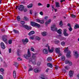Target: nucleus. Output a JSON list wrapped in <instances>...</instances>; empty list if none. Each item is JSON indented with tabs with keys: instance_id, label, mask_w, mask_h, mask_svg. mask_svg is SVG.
Returning <instances> with one entry per match:
<instances>
[{
	"instance_id": "1",
	"label": "nucleus",
	"mask_w": 79,
	"mask_h": 79,
	"mask_svg": "<svg viewBox=\"0 0 79 79\" xmlns=\"http://www.w3.org/2000/svg\"><path fill=\"white\" fill-rule=\"evenodd\" d=\"M36 59H37V54L32 53V58L29 59V63H32L33 64H36Z\"/></svg>"
},
{
	"instance_id": "2",
	"label": "nucleus",
	"mask_w": 79,
	"mask_h": 79,
	"mask_svg": "<svg viewBox=\"0 0 79 79\" xmlns=\"http://www.w3.org/2000/svg\"><path fill=\"white\" fill-rule=\"evenodd\" d=\"M51 30L52 31H56L59 34H61L62 33V30L61 29H59L57 30L58 29L56 27V26L55 25H53L51 27Z\"/></svg>"
},
{
	"instance_id": "3",
	"label": "nucleus",
	"mask_w": 79,
	"mask_h": 79,
	"mask_svg": "<svg viewBox=\"0 0 79 79\" xmlns=\"http://www.w3.org/2000/svg\"><path fill=\"white\" fill-rule=\"evenodd\" d=\"M64 53H67L66 56L67 57H70L71 56L70 55V54H71V51L69 50L68 48L67 47L65 48V49L64 50Z\"/></svg>"
},
{
	"instance_id": "4",
	"label": "nucleus",
	"mask_w": 79,
	"mask_h": 79,
	"mask_svg": "<svg viewBox=\"0 0 79 79\" xmlns=\"http://www.w3.org/2000/svg\"><path fill=\"white\" fill-rule=\"evenodd\" d=\"M31 52H30V51L29 50V49H28L27 53V54H25L24 55V56L26 59L27 60H28L29 59V57H31Z\"/></svg>"
},
{
	"instance_id": "5",
	"label": "nucleus",
	"mask_w": 79,
	"mask_h": 79,
	"mask_svg": "<svg viewBox=\"0 0 79 79\" xmlns=\"http://www.w3.org/2000/svg\"><path fill=\"white\" fill-rule=\"evenodd\" d=\"M46 47H48V51L49 53H52V52H53L55 50V48H51V49H50V46H49L48 44H47Z\"/></svg>"
},
{
	"instance_id": "6",
	"label": "nucleus",
	"mask_w": 79,
	"mask_h": 79,
	"mask_svg": "<svg viewBox=\"0 0 79 79\" xmlns=\"http://www.w3.org/2000/svg\"><path fill=\"white\" fill-rule=\"evenodd\" d=\"M73 55L74 57L75 58H78V57H79V53H78V52L76 51H73Z\"/></svg>"
},
{
	"instance_id": "7",
	"label": "nucleus",
	"mask_w": 79,
	"mask_h": 79,
	"mask_svg": "<svg viewBox=\"0 0 79 79\" xmlns=\"http://www.w3.org/2000/svg\"><path fill=\"white\" fill-rule=\"evenodd\" d=\"M40 71H41V69L39 67L36 68L34 69V72L36 73H39V72H40Z\"/></svg>"
},
{
	"instance_id": "8",
	"label": "nucleus",
	"mask_w": 79,
	"mask_h": 79,
	"mask_svg": "<svg viewBox=\"0 0 79 79\" xmlns=\"http://www.w3.org/2000/svg\"><path fill=\"white\" fill-rule=\"evenodd\" d=\"M69 75L70 77H71L74 75V72L71 70L70 71L69 73Z\"/></svg>"
},
{
	"instance_id": "9",
	"label": "nucleus",
	"mask_w": 79,
	"mask_h": 79,
	"mask_svg": "<svg viewBox=\"0 0 79 79\" xmlns=\"http://www.w3.org/2000/svg\"><path fill=\"white\" fill-rule=\"evenodd\" d=\"M7 36L6 35H3L2 36V39L5 42H6V40H7Z\"/></svg>"
},
{
	"instance_id": "10",
	"label": "nucleus",
	"mask_w": 79,
	"mask_h": 79,
	"mask_svg": "<svg viewBox=\"0 0 79 79\" xmlns=\"http://www.w3.org/2000/svg\"><path fill=\"white\" fill-rule=\"evenodd\" d=\"M23 27L27 30H29V29H31V27H28V26H27V25H23Z\"/></svg>"
},
{
	"instance_id": "11",
	"label": "nucleus",
	"mask_w": 79,
	"mask_h": 79,
	"mask_svg": "<svg viewBox=\"0 0 79 79\" xmlns=\"http://www.w3.org/2000/svg\"><path fill=\"white\" fill-rule=\"evenodd\" d=\"M65 64H69V66H71L73 64L72 62L71 61H69L68 60H65Z\"/></svg>"
},
{
	"instance_id": "12",
	"label": "nucleus",
	"mask_w": 79,
	"mask_h": 79,
	"mask_svg": "<svg viewBox=\"0 0 79 79\" xmlns=\"http://www.w3.org/2000/svg\"><path fill=\"white\" fill-rule=\"evenodd\" d=\"M24 7L23 5H20L18 9L19 11H23L24 10Z\"/></svg>"
},
{
	"instance_id": "13",
	"label": "nucleus",
	"mask_w": 79,
	"mask_h": 79,
	"mask_svg": "<svg viewBox=\"0 0 79 79\" xmlns=\"http://www.w3.org/2000/svg\"><path fill=\"white\" fill-rule=\"evenodd\" d=\"M29 41L28 39L26 38L25 40L23 39L22 40V42L24 44H26L27 42Z\"/></svg>"
},
{
	"instance_id": "14",
	"label": "nucleus",
	"mask_w": 79,
	"mask_h": 79,
	"mask_svg": "<svg viewBox=\"0 0 79 79\" xmlns=\"http://www.w3.org/2000/svg\"><path fill=\"white\" fill-rule=\"evenodd\" d=\"M43 53L44 54H47L48 53V51L46 48H45L43 50Z\"/></svg>"
},
{
	"instance_id": "15",
	"label": "nucleus",
	"mask_w": 79,
	"mask_h": 79,
	"mask_svg": "<svg viewBox=\"0 0 79 79\" xmlns=\"http://www.w3.org/2000/svg\"><path fill=\"white\" fill-rule=\"evenodd\" d=\"M41 34L43 36H45L48 34L47 32L45 31L41 32Z\"/></svg>"
},
{
	"instance_id": "16",
	"label": "nucleus",
	"mask_w": 79,
	"mask_h": 79,
	"mask_svg": "<svg viewBox=\"0 0 79 79\" xmlns=\"http://www.w3.org/2000/svg\"><path fill=\"white\" fill-rule=\"evenodd\" d=\"M51 21L52 20L51 19H49L48 20L46 21L45 23V25H48V24H49L51 23Z\"/></svg>"
},
{
	"instance_id": "17",
	"label": "nucleus",
	"mask_w": 79,
	"mask_h": 79,
	"mask_svg": "<svg viewBox=\"0 0 79 79\" xmlns=\"http://www.w3.org/2000/svg\"><path fill=\"white\" fill-rule=\"evenodd\" d=\"M60 48H56L55 49V51L56 53H59L60 52Z\"/></svg>"
},
{
	"instance_id": "18",
	"label": "nucleus",
	"mask_w": 79,
	"mask_h": 79,
	"mask_svg": "<svg viewBox=\"0 0 79 79\" xmlns=\"http://www.w3.org/2000/svg\"><path fill=\"white\" fill-rule=\"evenodd\" d=\"M1 48H3V49H5V44H4V43L3 42H2L1 43Z\"/></svg>"
},
{
	"instance_id": "19",
	"label": "nucleus",
	"mask_w": 79,
	"mask_h": 79,
	"mask_svg": "<svg viewBox=\"0 0 79 79\" xmlns=\"http://www.w3.org/2000/svg\"><path fill=\"white\" fill-rule=\"evenodd\" d=\"M22 52V51L19 50V49H18L17 50V53L18 55V56H20V55L19 54V53H21Z\"/></svg>"
},
{
	"instance_id": "20",
	"label": "nucleus",
	"mask_w": 79,
	"mask_h": 79,
	"mask_svg": "<svg viewBox=\"0 0 79 79\" xmlns=\"http://www.w3.org/2000/svg\"><path fill=\"white\" fill-rule=\"evenodd\" d=\"M28 66H29V69L28 70V71H32L33 69H34L33 68H32V66H31V65L30 64L28 65Z\"/></svg>"
},
{
	"instance_id": "21",
	"label": "nucleus",
	"mask_w": 79,
	"mask_h": 79,
	"mask_svg": "<svg viewBox=\"0 0 79 79\" xmlns=\"http://www.w3.org/2000/svg\"><path fill=\"white\" fill-rule=\"evenodd\" d=\"M35 33V32L34 31H30L28 34L29 35H32V34H34Z\"/></svg>"
},
{
	"instance_id": "22",
	"label": "nucleus",
	"mask_w": 79,
	"mask_h": 79,
	"mask_svg": "<svg viewBox=\"0 0 79 79\" xmlns=\"http://www.w3.org/2000/svg\"><path fill=\"white\" fill-rule=\"evenodd\" d=\"M13 76L14 78L15 79L16 77V71H14L13 72Z\"/></svg>"
},
{
	"instance_id": "23",
	"label": "nucleus",
	"mask_w": 79,
	"mask_h": 79,
	"mask_svg": "<svg viewBox=\"0 0 79 79\" xmlns=\"http://www.w3.org/2000/svg\"><path fill=\"white\" fill-rule=\"evenodd\" d=\"M56 6L57 8H59L60 6V4L58 2H56Z\"/></svg>"
},
{
	"instance_id": "24",
	"label": "nucleus",
	"mask_w": 79,
	"mask_h": 79,
	"mask_svg": "<svg viewBox=\"0 0 79 79\" xmlns=\"http://www.w3.org/2000/svg\"><path fill=\"white\" fill-rule=\"evenodd\" d=\"M47 65L48 66H49L50 68H52L53 65L51 63H48L47 64Z\"/></svg>"
},
{
	"instance_id": "25",
	"label": "nucleus",
	"mask_w": 79,
	"mask_h": 79,
	"mask_svg": "<svg viewBox=\"0 0 79 79\" xmlns=\"http://www.w3.org/2000/svg\"><path fill=\"white\" fill-rule=\"evenodd\" d=\"M31 25L32 26H35L36 23L33 22H31Z\"/></svg>"
},
{
	"instance_id": "26",
	"label": "nucleus",
	"mask_w": 79,
	"mask_h": 79,
	"mask_svg": "<svg viewBox=\"0 0 79 79\" xmlns=\"http://www.w3.org/2000/svg\"><path fill=\"white\" fill-rule=\"evenodd\" d=\"M52 58L51 57H49L47 59V61H52Z\"/></svg>"
},
{
	"instance_id": "27",
	"label": "nucleus",
	"mask_w": 79,
	"mask_h": 79,
	"mask_svg": "<svg viewBox=\"0 0 79 79\" xmlns=\"http://www.w3.org/2000/svg\"><path fill=\"white\" fill-rule=\"evenodd\" d=\"M40 77L41 79H45V76L44 75H41L40 76Z\"/></svg>"
},
{
	"instance_id": "28",
	"label": "nucleus",
	"mask_w": 79,
	"mask_h": 79,
	"mask_svg": "<svg viewBox=\"0 0 79 79\" xmlns=\"http://www.w3.org/2000/svg\"><path fill=\"white\" fill-rule=\"evenodd\" d=\"M23 19L25 20V21H27L29 20V19L26 16H24V18H23Z\"/></svg>"
},
{
	"instance_id": "29",
	"label": "nucleus",
	"mask_w": 79,
	"mask_h": 79,
	"mask_svg": "<svg viewBox=\"0 0 79 79\" xmlns=\"http://www.w3.org/2000/svg\"><path fill=\"white\" fill-rule=\"evenodd\" d=\"M14 65H15L16 67H18V63L17 62H14Z\"/></svg>"
},
{
	"instance_id": "30",
	"label": "nucleus",
	"mask_w": 79,
	"mask_h": 79,
	"mask_svg": "<svg viewBox=\"0 0 79 79\" xmlns=\"http://www.w3.org/2000/svg\"><path fill=\"white\" fill-rule=\"evenodd\" d=\"M61 59L62 61H64L65 60V57L64 56H62Z\"/></svg>"
},
{
	"instance_id": "31",
	"label": "nucleus",
	"mask_w": 79,
	"mask_h": 79,
	"mask_svg": "<svg viewBox=\"0 0 79 79\" xmlns=\"http://www.w3.org/2000/svg\"><path fill=\"white\" fill-rule=\"evenodd\" d=\"M35 26H36L37 27H40V24L37 23H36Z\"/></svg>"
},
{
	"instance_id": "32",
	"label": "nucleus",
	"mask_w": 79,
	"mask_h": 79,
	"mask_svg": "<svg viewBox=\"0 0 79 79\" xmlns=\"http://www.w3.org/2000/svg\"><path fill=\"white\" fill-rule=\"evenodd\" d=\"M63 34H64V36H66V37L69 35V34L66 33H63Z\"/></svg>"
},
{
	"instance_id": "33",
	"label": "nucleus",
	"mask_w": 79,
	"mask_h": 79,
	"mask_svg": "<svg viewBox=\"0 0 79 79\" xmlns=\"http://www.w3.org/2000/svg\"><path fill=\"white\" fill-rule=\"evenodd\" d=\"M74 27V29H77V28H79V26L77 24H76L75 26V27Z\"/></svg>"
},
{
	"instance_id": "34",
	"label": "nucleus",
	"mask_w": 79,
	"mask_h": 79,
	"mask_svg": "<svg viewBox=\"0 0 79 79\" xmlns=\"http://www.w3.org/2000/svg\"><path fill=\"white\" fill-rule=\"evenodd\" d=\"M60 40H66V38H64V37H62L61 38H60Z\"/></svg>"
},
{
	"instance_id": "35",
	"label": "nucleus",
	"mask_w": 79,
	"mask_h": 79,
	"mask_svg": "<svg viewBox=\"0 0 79 79\" xmlns=\"http://www.w3.org/2000/svg\"><path fill=\"white\" fill-rule=\"evenodd\" d=\"M13 32L15 34H18V33H19V31H18L17 30H14Z\"/></svg>"
},
{
	"instance_id": "36",
	"label": "nucleus",
	"mask_w": 79,
	"mask_h": 79,
	"mask_svg": "<svg viewBox=\"0 0 79 79\" xmlns=\"http://www.w3.org/2000/svg\"><path fill=\"white\" fill-rule=\"evenodd\" d=\"M27 7L28 8H32V4H30L29 5L27 6Z\"/></svg>"
},
{
	"instance_id": "37",
	"label": "nucleus",
	"mask_w": 79,
	"mask_h": 79,
	"mask_svg": "<svg viewBox=\"0 0 79 79\" xmlns=\"http://www.w3.org/2000/svg\"><path fill=\"white\" fill-rule=\"evenodd\" d=\"M4 69L2 68H1L0 69V71L2 72V73H3V72H4Z\"/></svg>"
},
{
	"instance_id": "38",
	"label": "nucleus",
	"mask_w": 79,
	"mask_h": 79,
	"mask_svg": "<svg viewBox=\"0 0 79 79\" xmlns=\"http://www.w3.org/2000/svg\"><path fill=\"white\" fill-rule=\"evenodd\" d=\"M8 43L9 44H12V40H9Z\"/></svg>"
},
{
	"instance_id": "39",
	"label": "nucleus",
	"mask_w": 79,
	"mask_h": 79,
	"mask_svg": "<svg viewBox=\"0 0 79 79\" xmlns=\"http://www.w3.org/2000/svg\"><path fill=\"white\" fill-rule=\"evenodd\" d=\"M59 25L60 26H63V22H62V21H60V23H59Z\"/></svg>"
},
{
	"instance_id": "40",
	"label": "nucleus",
	"mask_w": 79,
	"mask_h": 79,
	"mask_svg": "<svg viewBox=\"0 0 79 79\" xmlns=\"http://www.w3.org/2000/svg\"><path fill=\"white\" fill-rule=\"evenodd\" d=\"M65 68L66 69H67V70H68V69H70L69 67H68L67 66H65Z\"/></svg>"
},
{
	"instance_id": "41",
	"label": "nucleus",
	"mask_w": 79,
	"mask_h": 79,
	"mask_svg": "<svg viewBox=\"0 0 79 79\" xmlns=\"http://www.w3.org/2000/svg\"><path fill=\"white\" fill-rule=\"evenodd\" d=\"M71 16L73 18H75L76 17V16L73 14H71Z\"/></svg>"
},
{
	"instance_id": "42",
	"label": "nucleus",
	"mask_w": 79,
	"mask_h": 79,
	"mask_svg": "<svg viewBox=\"0 0 79 79\" xmlns=\"http://www.w3.org/2000/svg\"><path fill=\"white\" fill-rule=\"evenodd\" d=\"M17 20L18 21H20V17L19 16H18L17 17Z\"/></svg>"
},
{
	"instance_id": "43",
	"label": "nucleus",
	"mask_w": 79,
	"mask_h": 79,
	"mask_svg": "<svg viewBox=\"0 0 79 79\" xmlns=\"http://www.w3.org/2000/svg\"><path fill=\"white\" fill-rule=\"evenodd\" d=\"M40 23L41 24H44V20H40Z\"/></svg>"
},
{
	"instance_id": "44",
	"label": "nucleus",
	"mask_w": 79,
	"mask_h": 79,
	"mask_svg": "<svg viewBox=\"0 0 79 79\" xmlns=\"http://www.w3.org/2000/svg\"><path fill=\"white\" fill-rule=\"evenodd\" d=\"M61 45H62V46H64V45H65V43L64 41H63L61 43Z\"/></svg>"
},
{
	"instance_id": "45",
	"label": "nucleus",
	"mask_w": 79,
	"mask_h": 79,
	"mask_svg": "<svg viewBox=\"0 0 79 79\" xmlns=\"http://www.w3.org/2000/svg\"><path fill=\"white\" fill-rule=\"evenodd\" d=\"M30 39L33 40V39H34V36H30Z\"/></svg>"
},
{
	"instance_id": "46",
	"label": "nucleus",
	"mask_w": 79,
	"mask_h": 79,
	"mask_svg": "<svg viewBox=\"0 0 79 79\" xmlns=\"http://www.w3.org/2000/svg\"><path fill=\"white\" fill-rule=\"evenodd\" d=\"M60 37H61V35H59L56 36V37L57 39H59V38H60Z\"/></svg>"
},
{
	"instance_id": "47",
	"label": "nucleus",
	"mask_w": 79,
	"mask_h": 79,
	"mask_svg": "<svg viewBox=\"0 0 79 79\" xmlns=\"http://www.w3.org/2000/svg\"><path fill=\"white\" fill-rule=\"evenodd\" d=\"M69 27V31H73V29L71 27Z\"/></svg>"
},
{
	"instance_id": "48",
	"label": "nucleus",
	"mask_w": 79,
	"mask_h": 79,
	"mask_svg": "<svg viewBox=\"0 0 79 79\" xmlns=\"http://www.w3.org/2000/svg\"><path fill=\"white\" fill-rule=\"evenodd\" d=\"M36 21L38 22V23H40V19H36Z\"/></svg>"
},
{
	"instance_id": "49",
	"label": "nucleus",
	"mask_w": 79,
	"mask_h": 79,
	"mask_svg": "<svg viewBox=\"0 0 79 79\" xmlns=\"http://www.w3.org/2000/svg\"><path fill=\"white\" fill-rule=\"evenodd\" d=\"M40 64H41V63L40 62H38L37 63V66H40Z\"/></svg>"
},
{
	"instance_id": "50",
	"label": "nucleus",
	"mask_w": 79,
	"mask_h": 79,
	"mask_svg": "<svg viewBox=\"0 0 79 79\" xmlns=\"http://www.w3.org/2000/svg\"><path fill=\"white\" fill-rule=\"evenodd\" d=\"M17 60H18V61H22V59L21 58H18Z\"/></svg>"
},
{
	"instance_id": "51",
	"label": "nucleus",
	"mask_w": 79,
	"mask_h": 79,
	"mask_svg": "<svg viewBox=\"0 0 79 79\" xmlns=\"http://www.w3.org/2000/svg\"><path fill=\"white\" fill-rule=\"evenodd\" d=\"M21 23L23 25L25 24V22L23 21H21Z\"/></svg>"
},
{
	"instance_id": "52",
	"label": "nucleus",
	"mask_w": 79,
	"mask_h": 79,
	"mask_svg": "<svg viewBox=\"0 0 79 79\" xmlns=\"http://www.w3.org/2000/svg\"><path fill=\"white\" fill-rule=\"evenodd\" d=\"M36 39L38 40H40V37H39L38 36H36Z\"/></svg>"
},
{
	"instance_id": "53",
	"label": "nucleus",
	"mask_w": 79,
	"mask_h": 79,
	"mask_svg": "<svg viewBox=\"0 0 79 79\" xmlns=\"http://www.w3.org/2000/svg\"><path fill=\"white\" fill-rule=\"evenodd\" d=\"M31 51L32 52H34V49L33 48H31Z\"/></svg>"
},
{
	"instance_id": "54",
	"label": "nucleus",
	"mask_w": 79,
	"mask_h": 79,
	"mask_svg": "<svg viewBox=\"0 0 79 79\" xmlns=\"http://www.w3.org/2000/svg\"><path fill=\"white\" fill-rule=\"evenodd\" d=\"M48 71H49V68H47L45 72L46 73H48Z\"/></svg>"
},
{
	"instance_id": "55",
	"label": "nucleus",
	"mask_w": 79,
	"mask_h": 79,
	"mask_svg": "<svg viewBox=\"0 0 79 79\" xmlns=\"http://www.w3.org/2000/svg\"><path fill=\"white\" fill-rule=\"evenodd\" d=\"M66 32H67V30L66 29H64V33H66Z\"/></svg>"
},
{
	"instance_id": "56",
	"label": "nucleus",
	"mask_w": 79,
	"mask_h": 79,
	"mask_svg": "<svg viewBox=\"0 0 79 79\" xmlns=\"http://www.w3.org/2000/svg\"><path fill=\"white\" fill-rule=\"evenodd\" d=\"M40 14L41 15V16H43V12H42V11H41V12H40Z\"/></svg>"
},
{
	"instance_id": "57",
	"label": "nucleus",
	"mask_w": 79,
	"mask_h": 79,
	"mask_svg": "<svg viewBox=\"0 0 79 79\" xmlns=\"http://www.w3.org/2000/svg\"><path fill=\"white\" fill-rule=\"evenodd\" d=\"M44 19H46V20H47V19H48V17L46 16V17H44Z\"/></svg>"
},
{
	"instance_id": "58",
	"label": "nucleus",
	"mask_w": 79,
	"mask_h": 79,
	"mask_svg": "<svg viewBox=\"0 0 79 79\" xmlns=\"http://www.w3.org/2000/svg\"><path fill=\"white\" fill-rule=\"evenodd\" d=\"M0 79H3V77L2 76L0 75Z\"/></svg>"
},
{
	"instance_id": "59",
	"label": "nucleus",
	"mask_w": 79,
	"mask_h": 79,
	"mask_svg": "<svg viewBox=\"0 0 79 79\" xmlns=\"http://www.w3.org/2000/svg\"><path fill=\"white\" fill-rule=\"evenodd\" d=\"M30 14H31V15H32V10H30Z\"/></svg>"
},
{
	"instance_id": "60",
	"label": "nucleus",
	"mask_w": 79,
	"mask_h": 79,
	"mask_svg": "<svg viewBox=\"0 0 79 79\" xmlns=\"http://www.w3.org/2000/svg\"><path fill=\"white\" fill-rule=\"evenodd\" d=\"M11 48L9 49V53H11Z\"/></svg>"
},
{
	"instance_id": "61",
	"label": "nucleus",
	"mask_w": 79,
	"mask_h": 79,
	"mask_svg": "<svg viewBox=\"0 0 79 79\" xmlns=\"http://www.w3.org/2000/svg\"><path fill=\"white\" fill-rule=\"evenodd\" d=\"M67 26H69V27H71V25L70 24V23H68Z\"/></svg>"
},
{
	"instance_id": "62",
	"label": "nucleus",
	"mask_w": 79,
	"mask_h": 79,
	"mask_svg": "<svg viewBox=\"0 0 79 79\" xmlns=\"http://www.w3.org/2000/svg\"><path fill=\"white\" fill-rule=\"evenodd\" d=\"M47 8H49V7H50V4H47Z\"/></svg>"
},
{
	"instance_id": "63",
	"label": "nucleus",
	"mask_w": 79,
	"mask_h": 79,
	"mask_svg": "<svg viewBox=\"0 0 79 79\" xmlns=\"http://www.w3.org/2000/svg\"><path fill=\"white\" fill-rule=\"evenodd\" d=\"M55 69H58V66L56 65L55 66Z\"/></svg>"
},
{
	"instance_id": "64",
	"label": "nucleus",
	"mask_w": 79,
	"mask_h": 79,
	"mask_svg": "<svg viewBox=\"0 0 79 79\" xmlns=\"http://www.w3.org/2000/svg\"><path fill=\"white\" fill-rule=\"evenodd\" d=\"M59 53V56H61L62 55V54L60 53V52Z\"/></svg>"
}]
</instances>
